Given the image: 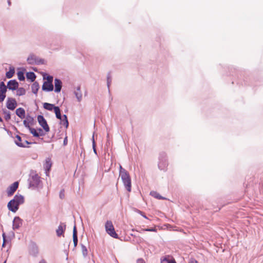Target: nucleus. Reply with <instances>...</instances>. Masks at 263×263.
I'll use <instances>...</instances> for the list:
<instances>
[{
  "label": "nucleus",
  "mask_w": 263,
  "mask_h": 263,
  "mask_svg": "<svg viewBox=\"0 0 263 263\" xmlns=\"http://www.w3.org/2000/svg\"><path fill=\"white\" fill-rule=\"evenodd\" d=\"M25 202L24 196L17 194L15 195L13 198L10 200L8 204V209L13 213H15L19 209L21 204L24 203Z\"/></svg>",
  "instance_id": "obj_1"
},
{
  "label": "nucleus",
  "mask_w": 263,
  "mask_h": 263,
  "mask_svg": "<svg viewBox=\"0 0 263 263\" xmlns=\"http://www.w3.org/2000/svg\"><path fill=\"white\" fill-rule=\"evenodd\" d=\"M119 176L123 182L124 186L127 192H130L132 191V180L129 173L122 166L120 165Z\"/></svg>",
  "instance_id": "obj_2"
},
{
  "label": "nucleus",
  "mask_w": 263,
  "mask_h": 263,
  "mask_svg": "<svg viewBox=\"0 0 263 263\" xmlns=\"http://www.w3.org/2000/svg\"><path fill=\"white\" fill-rule=\"evenodd\" d=\"M168 165V163L166 154L164 152L160 153L158 164L159 169L163 172H166Z\"/></svg>",
  "instance_id": "obj_3"
},
{
  "label": "nucleus",
  "mask_w": 263,
  "mask_h": 263,
  "mask_svg": "<svg viewBox=\"0 0 263 263\" xmlns=\"http://www.w3.org/2000/svg\"><path fill=\"white\" fill-rule=\"evenodd\" d=\"M53 77L51 75H48L46 78V80L43 81L42 86V90L45 92H51L53 90Z\"/></svg>",
  "instance_id": "obj_4"
},
{
  "label": "nucleus",
  "mask_w": 263,
  "mask_h": 263,
  "mask_svg": "<svg viewBox=\"0 0 263 263\" xmlns=\"http://www.w3.org/2000/svg\"><path fill=\"white\" fill-rule=\"evenodd\" d=\"M105 229L106 233L114 238L118 239L119 236L116 233L114 226L111 220H107L105 224Z\"/></svg>",
  "instance_id": "obj_5"
},
{
  "label": "nucleus",
  "mask_w": 263,
  "mask_h": 263,
  "mask_svg": "<svg viewBox=\"0 0 263 263\" xmlns=\"http://www.w3.org/2000/svg\"><path fill=\"white\" fill-rule=\"evenodd\" d=\"M43 108L48 111L53 110L55 117L59 118L61 117V109L59 106H55L54 104H51L47 102L43 103Z\"/></svg>",
  "instance_id": "obj_6"
},
{
  "label": "nucleus",
  "mask_w": 263,
  "mask_h": 263,
  "mask_svg": "<svg viewBox=\"0 0 263 263\" xmlns=\"http://www.w3.org/2000/svg\"><path fill=\"white\" fill-rule=\"evenodd\" d=\"M27 62L28 64L36 65H44L46 64V61L44 59L39 58L33 54H30L27 59Z\"/></svg>",
  "instance_id": "obj_7"
},
{
  "label": "nucleus",
  "mask_w": 263,
  "mask_h": 263,
  "mask_svg": "<svg viewBox=\"0 0 263 263\" xmlns=\"http://www.w3.org/2000/svg\"><path fill=\"white\" fill-rule=\"evenodd\" d=\"M30 176L31 177V178H29L28 179V188H37L41 182L40 177L36 173H35L32 175L30 174Z\"/></svg>",
  "instance_id": "obj_8"
},
{
  "label": "nucleus",
  "mask_w": 263,
  "mask_h": 263,
  "mask_svg": "<svg viewBox=\"0 0 263 263\" xmlns=\"http://www.w3.org/2000/svg\"><path fill=\"white\" fill-rule=\"evenodd\" d=\"M37 120L39 125L43 128L45 132H49L50 131V127L43 115L41 114L38 115L37 116Z\"/></svg>",
  "instance_id": "obj_9"
},
{
  "label": "nucleus",
  "mask_w": 263,
  "mask_h": 263,
  "mask_svg": "<svg viewBox=\"0 0 263 263\" xmlns=\"http://www.w3.org/2000/svg\"><path fill=\"white\" fill-rule=\"evenodd\" d=\"M19 186V182L18 181L14 182L7 189V194L8 197L12 196L17 190Z\"/></svg>",
  "instance_id": "obj_10"
},
{
  "label": "nucleus",
  "mask_w": 263,
  "mask_h": 263,
  "mask_svg": "<svg viewBox=\"0 0 263 263\" xmlns=\"http://www.w3.org/2000/svg\"><path fill=\"white\" fill-rule=\"evenodd\" d=\"M6 107L10 110H13L17 106V104L14 98L8 97L6 102Z\"/></svg>",
  "instance_id": "obj_11"
},
{
  "label": "nucleus",
  "mask_w": 263,
  "mask_h": 263,
  "mask_svg": "<svg viewBox=\"0 0 263 263\" xmlns=\"http://www.w3.org/2000/svg\"><path fill=\"white\" fill-rule=\"evenodd\" d=\"M54 87H53V91L56 93L60 92L63 86V83L62 80L59 78H55L54 80Z\"/></svg>",
  "instance_id": "obj_12"
},
{
  "label": "nucleus",
  "mask_w": 263,
  "mask_h": 263,
  "mask_svg": "<svg viewBox=\"0 0 263 263\" xmlns=\"http://www.w3.org/2000/svg\"><path fill=\"white\" fill-rule=\"evenodd\" d=\"M19 86L18 82L15 79H12L7 82V88L10 90H16Z\"/></svg>",
  "instance_id": "obj_13"
},
{
  "label": "nucleus",
  "mask_w": 263,
  "mask_h": 263,
  "mask_svg": "<svg viewBox=\"0 0 263 263\" xmlns=\"http://www.w3.org/2000/svg\"><path fill=\"white\" fill-rule=\"evenodd\" d=\"M23 224V220L19 216H15L13 218L12 229L13 230L18 229Z\"/></svg>",
  "instance_id": "obj_14"
},
{
  "label": "nucleus",
  "mask_w": 263,
  "mask_h": 263,
  "mask_svg": "<svg viewBox=\"0 0 263 263\" xmlns=\"http://www.w3.org/2000/svg\"><path fill=\"white\" fill-rule=\"evenodd\" d=\"M29 253L31 255L36 256L39 253L38 247L35 242L31 241L29 246Z\"/></svg>",
  "instance_id": "obj_15"
},
{
  "label": "nucleus",
  "mask_w": 263,
  "mask_h": 263,
  "mask_svg": "<svg viewBox=\"0 0 263 263\" xmlns=\"http://www.w3.org/2000/svg\"><path fill=\"white\" fill-rule=\"evenodd\" d=\"M14 142L15 144V145L18 147L22 148L29 147V146L25 144L24 143H23L21 137L18 134L15 135Z\"/></svg>",
  "instance_id": "obj_16"
},
{
  "label": "nucleus",
  "mask_w": 263,
  "mask_h": 263,
  "mask_svg": "<svg viewBox=\"0 0 263 263\" xmlns=\"http://www.w3.org/2000/svg\"><path fill=\"white\" fill-rule=\"evenodd\" d=\"M34 124V120L33 117L30 116L29 114L26 117V119L23 121V124L26 128L29 127L30 125H33Z\"/></svg>",
  "instance_id": "obj_17"
},
{
  "label": "nucleus",
  "mask_w": 263,
  "mask_h": 263,
  "mask_svg": "<svg viewBox=\"0 0 263 263\" xmlns=\"http://www.w3.org/2000/svg\"><path fill=\"white\" fill-rule=\"evenodd\" d=\"M52 165V162L51 159L50 158H46L45 159V162L44 164V169L46 175H48L47 173H49L50 172Z\"/></svg>",
  "instance_id": "obj_18"
},
{
  "label": "nucleus",
  "mask_w": 263,
  "mask_h": 263,
  "mask_svg": "<svg viewBox=\"0 0 263 263\" xmlns=\"http://www.w3.org/2000/svg\"><path fill=\"white\" fill-rule=\"evenodd\" d=\"M57 119L60 120L59 123L61 125H63L66 129L68 127L69 121H68V117L66 115H62L61 114V117Z\"/></svg>",
  "instance_id": "obj_19"
},
{
  "label": "nucleus",
  "mask_w": 263,
  "mask_h": 263,
  "mask_svg": "<svg viewBox=\"0 0 263 263\" xmlns=\"http://www.w3.org/2000/svg\"><path fill=\"white\" fill-rule=\"evenodd\" d=\"M66 228V225L65 223L61 222L58 226V229L56 230V234L58 237H60L63 235Z\"/></svg>",
  "instance_id": "obj_20"
},
{
  "label": "nucleus",
  "mask_w": 263,
  "mask_h": 263,
  "mask_svg": "<svg viewBox=\"0 0 263 263\" xmlns=\"http://www.w3.org/2000/svg\"><path fill=\"white\" fill-rule=\"evenodd\" d=\"M26 69L24 67H19L17 69V78L20 81H24L25 80V77L24 73L25 72Z\"/></svg>",
  "instance_id": "obj_21"
},
{
  "label": "nucleus",
  "mask_w": 263,
  "mask_h": 263,
  "mask_svg": "<svg viewBox=\"0 0 263 263\" xmlns=\"http://www.w3.org/2000/svg\"><path fill=\"white\" fill-rule=\"evenodd\" d=\"M16 115L21 119L26 117L25 110L22 107H19L15 110Z\"/></svg>",
  "instance_id": "obj_22"
},
{
  "label": "nucleus",
  "mask_w": 263,
  "mask_h": 263,
  "mask_svg": "<svg viewBox=\"0 0 263 263\" xmlns=\"http://www.w3.org/2000/svg\"><path fill=\"white\" fill-rule=\"evenodd\" d=\"M27 80L30 81L31 82H34L36 76L33 71L27 72L26 73Z\"/></svg>",
  "instance_id": "obj_23"
},
{
  "label": "nucleus",
  "mask_w": 263,
  "mask_h": 263,
  "mask_svg": "<svg viewBox=\"0 0 263 263\" xmlns=\"http://www.w3.org/2000/svg\"><path fill=\"white\" fill-rule=\"evenodd\" d=\"M40 88L39 83L37 81H34L31 85L32 92L34 95H37V92Z\"/></svg>",
  "instance_id": "obj_24"
},
{
  "label": "nucleus",
  "mask_w": 263,
  "mask_h": 263,
  "mask_svg": "<svg viewBox=\"0 0 263 263\" xmlns=\"http://www.w3.org/2000/svg\"><path fill=\"white\" fill-rule=\"evenodd\" d=\"M15 73V68L10 66L9 68V70L6 72V77L7 79H10L13 77Z\"/></svg>",
  "instance_id": "obj_25"
},
{
  "label": "nucleus",
  "mask_w": 263,
  "mask_h": 263,
  "mask_svg": "<svg viewBox=\"0 0 263 263\" xmlns=\"http://www.w3.org/2000/svg\"><path fill=\"white\" fill-rule=\"evenodd\" d=\"M150 195L159 200H165L166 198L160 195L157 192L155 191H151Z\"/></svg>",
  "instance_id": "obj_26"
},
{
  "label": "nucleus",
  "mask_w": 263,
  "mask_h": 263,
  "mask_svg": "<svg viewBox=\"0 0 263 263\" xmlns=\"http://www.w3.org/2000/svg\"><path fill=\"white\" fill-rule=\"evenodd\" d=\"M80 89L81 87L79 86L77 87L76 90L74 92V95L79 102L81 101L82 97Z\"/></svg>",
  "instance_id": "obj_27"
},
{
  "label": "nucleus",
  "mask_w": 263,
  "mask_h": 263,
  "mask_svg": "<svg viewBox=\"0 0 263 263\" xmlns=\"http://www.w3.org/2000/svg\"><path fill=\"white\" fill-rule=\"evenodd\" d=\"M112 78L111 76V72L109 71L107 74L106 81H107V87L108 90V92H110L109 87L111 83Z\"/></svg>",
  "instance_id": "obj_28"
},
{
  "label": "nucleus",
  "mask_w": 263,
  "mask_h": 263,
  "mask_svg": "<svg viewBox=\"0 0 263 263\" xmlns=\"http://www.w3.org/2000/svg\"><path fill=\"white\" fill-rule=\"evenodd\" d=\"M7 87L4 82L1 81L0 82V94L6 95L7 92Z\"/></svg>",
  "instance_id": "obj_29"
},
{
  "label": "nucleus",
  "mask_w": 263,
  "mask_h": 263,
  "mask_svg": "<svg viewBox=\"0 0 263 263\" xmlns=\"http://www.w3.org/2000/svg\"><path fill=\"white\" fill-rule=\"evenodd\" d=\"M2 110L5 119L7 121H9L11 119V112L5 108H3Z\"/></svg>",
  "instance_id": "obj_30"
},
{
  "label": "nucleus",
  "mask_w": 263,
  "mask_h": 263,
  "mask_svg": "<svg viewBox=\"0 0 263 263\" xmlns=\"http://www.w3.org/2000/svg\"><path fill=\"white\" fill-rule=\"evenodd\" d=\"M47 132H45L42 128L39 127L37 128V134L36 138H39L40 137L44 136Z\"/></svg>",
  "instance_id": "obj_31"
},
{
  "label": "nucleus",
  "mask_w": 263,
  "mask_h": 263,
  "mask_svg": "<svg viewBox=\"0 0 263 263\" xmlns=\"http://www.w3.org/2000/svg\"><path fill=\"white\" fill-rule=\"evenodd\" d=\"M16 95L18 96H22L25 95L26 93V90L24 87H18L16 89Z\"/></svg>",
  "instance_id": "obj_32"
},
{
  "label": "nucleus",
  "mask_w": 263,
  "mask_h": 263,
  "mask_svg": "<svg viewBox=\"0 0 263 263\" xmlns=\"http://www.w3.org/2000/svg\"><path fill=\"white\" fill-rule=\"evenodd\" d=\"M81 249H82V253L83 256L84 258H85L87 257V256L88 255L87 249L86 247L82 243H81Z\"/></svg>",
  "instance_id": "obj_33"
},
{
  "label": "nucleus",
  "mask_w": 263,
  "mask_h": 263,
  "mask_svg": "<svg viewBox=\"0 0 263 263\" xmlns=\"http://www.w3.org/2000/svg\"><path fill=\"white\" fill-rule=\"evenodd\" d=\"M2 237L3 241H4V243H8L11 241V238H10V236H7L4 232H3Z\"/></svg>",
  "instance_id": "obj_34"
},
{
  "label": "nucleus",
  "mask_w": 263,
  "mask_h": 263,
  "mask_svg": "<svg viewBox=\"0 0 263 263\" xmlns=\"http://www.w3.org/2000/svg\"><path fill=\"white\" fill-rule=\"evenodd\" d=\"M237 84L241 85H249V84L248 83V78H245L243 79L242 80L241 79L239 80L237 82Z\"/></svg>",
  "instance_id": "obj_35"
},
{
  "label": "nucleus",
  "mask_w": 263,
  "mask_h": 263,
  "mask_svg": "<svg viewBox=\"0 0 263 263\" xmlns=\"http://www.w3.org/2000/svg\"><path fill=\"white\" fill-rule=\"evenodd\" d=\"M161 263H176V262L174 259L171 260L166 257H164L162 259H161Z\"/></svg>",
  "instance_id": "obj_36"
},
{
  "label": "nucleus",
  "mask_w": 263,
  "mask_h": 263,
  "mask_svg": "<svg viewBox=\"0 0 263 263\" xmlns=\"http://www.w3.org/2000/svg\"><path fill=\"white\" fill-rule=\"evenodd\" d=\"M27 128L29 130L30 133L32 135L33 137L36 138L37 129H36L31 126Z\"/></svg>",
  "instance_id": "obj_37"
},
{
  "label": "nucleus",
  "mask_w": 263,
  "mask_h": 263,
  "mask_svg": "<svg viewBox=\"0 0 263 263\" xmlns=\"http://www.w3.org/2000/svg\"><path fill=\"white\" fill-rule=\"evenodd\" d=\"M92 149H93V151L94 152V153L97 155V149H96V142L95 141V139H94V136L93 135L92 136Z\"/></svg>",
  "instance_id": "obj_38"
},
{
  "label": "nucleus",
  "mask_w": 263,
  "mask_h": 263,
  "mask_svg": "<svg viewBox=\"0 0 263 263\" xmlns=\"http://www.w3.org/2000/svg\"><path fill=\"white\" fill-rule=\"evenodd\" d=\"M142 230L143 231H146V232H156L157 231V229H156V227H154V228L151 227V228H147L143 229Z\"/></svg>",
  "instance_id": "obj_39"
},
{
  "label": "nucleus",
  "mask_w": 263,
  "mask_h": 263,
  "mask_svg": "<svg viewBox=\"0 0 263 263\" xmlns=\"http://www.w3.org/2000/svg\"><path fill=\"white\" fill-rule=\"evenodd\" d=\"M135 211L136 212L139 214H140L141 216H142L145 219H148L147 217L146 216L145 213L144 212H143L142 211H140V210L135 209Z\"/></svg>",
  "instance_id": "obj_40"
},
{
  "label": "nucleus",
  "mask_w": 263,
  "mask_h": 263,
  "mask_svg": "<svg viewBox=\"0 0 263 263\" xmlns=\"http://www.w3.org/2000/svg\"><path fill=\"white\" fill-rule=\"evenodd\" d=\"M59 197L61 199H63L65 198V190L64 189L61 190L60 191Z\"/></svg>",
  "instance_id": "obj_41"
},
{
  "label": "nucleus",
  "mask_w": 263,
  "mask_h": 263,
  "mask_svg": "<svg viewBox=\"0 0 263 263\" xmlns=\"http://www.w3.org/2000/svg\"><path fill=\"white\" fill-rule=\"evenodd\" d=\"M72 236L77 237L78 236V232H77V229L76 225V223H74V225L73 228V233H72Z\"/></svg>",
  "instance_id": "obj_42"
},
{
  "label": "nucleus",
  "mask_w": 263,
  "mask_h": 263,
  "mask_svg": "<svg viewBox=\"0 0 263 263\" xmlns=\"http://www.w3.org/2000/svg\"><path fill=\"white\" fill-rule=\"evenodd\" d=\"M72 238H73L74 248H76L78 245V236H77V237L72 236Z\"/></svg>",
  "instance_id": "obj_43"
},
{
  "label": "nucleus",
  "mask_w": 263,
  "mask_h": 263,
  "mask_svg": "<svg viewBox=\"0 0 263 263\" xmlns=\"http://www.w3.org/2000/svg\"><path fill=\"white\" fill-rule=\"evenodd\" d=\"M6 97V95L0 94V103H3V102L4 101Z\"/></svg>",
  "instance_id": "obj_44"
},
{
  "label": "nucleus",
  "mask_w": 263,
  "mask_h": 263,
  "mask_svg": "<svg viewBox=\"0 0 263 263\" xmlns=\"http://www.w3.org/2000/svg\"><path fill=\"white\" fill-rule=\"evenodd\" d=\"M67 143H68V137L67 136H66L63 140V145L66 146L67 145Z\"/></svg>",
  "instance_id": "obj_45"
},
{
  "label": "nucleus",
  "mask_w": 263,
  "mask_h": 263,
  "mask_svg": "<svg viewBox=\"0 0 263 263\" xmlns=\"http://www.w3.org/2000/svg\"><path fill=\"white\" fill-rule=\"evenodd\" d=\"M23 143H24L25 144H26L27 145H29V144H36V142H29V141H28L27 140H24Z\"/></svg>",
  "instance_id": "obj_46"
},
{
  "label": "nucleus",
  "mask_w": 263,
  "mask_h": 263,
  "mask_svg": "<svg viewBox=\"0 0 263 263\" xmlns=\"http://www.w3.org/2000/svg\"><path fill=\"white\" fill-rule=\"evenodd\" d=\"M189 263H198V261L195 258H191L190 259Z\"/></svg>",
  "instance_id": "obj_47"
},
{
  "label": "nucleus",
  "mask_w": 263,
  "mask_h": 263,
  "mask_svg": "<svg viewBox=\"0 0 263 263\" xmlns=\"http://www.w3.org/2000/svg\"><path fill=\"white\" fill-rule=\"evenodd\" d=\"M137 263H145V262L143 258H140L137 259Z\"/></svg>",
  "instance_id": "obj_48"
},
{
  "label": "nucleus",
  "mask_w": 263,
  "mask_h": 263,
  "mask_svg": "<svg viewBox=\"0 0 263 263\" xmlns=\"http://www.w3.org/2000/svg\"><path fill=\"white\" fill-rule=\"evenodd\" d=\"M9 236H10V237H14V236H15V234H14V233L13 231H11V232H10V233H9Z\"/></svg>",
  "instance_id": "obj_49"
},
{
  "label": "nucleus",
  "mask_w": 263,
  "mask_h": 263,
  "mask_svg": "<svg viewBox=\"0 0 263 263\" xmlns=\"http://www.w3.org/2000/svg\"><path fill=\"white\" fill-rule=\"evenodd\" d=\"M31 69L35 72H38V69L36 67H31Z\"/></svg>",
  "instance_id": "obj_50"
},
{
  "label": "nucleus",
  "mask_w": 263,
  "mask_h": 263,
  "mask_svg": "<svg viewBox=\"0 0 263 263\" xmlns=\"http://www.w3.org/2000/svg\"><path fill=\"white\" fill-rule=\"evenodd\" d=\"M12 128L14 130H15L18 134H21V133L18 130V129L15 126H13Z\"/></svg>",
  "instance_id": "obj_51"
},
{
  "label": "nucleus",
  "mask_w": 263,
  "mask_h": 263,
  "mask_svg": "<svg viewBox=\"0 0 263 263\" xmlns=\"http://www.w3.org/2000/svg\"><path fill=\"white\" fill-rule=\"evenodd\" d=\"M14 119L15 122L18 123L20 122L18 119L16 118L15 116L14 117Z\"/></svg>",
  "instance_id": "obj_52"
},
{
  "label": "nucleus",
  "mask_w": 263,
  "mask_h": 263,
  "mask_svg": "<svg viewBox=\"0 0 263 263\" xmlns=\"http://www.w3.org/2000/svg\"><path fill=\"white\" fill-rule=\"evenodd\" d=\"M4 128L5 130L7 132L8 134H10L11 135H12V133L10 131L7 130L6 127H4Z\"/></svg>",
  "instance_id": "obj_53"
},
{
  "label": "nucleus",
  "mask_w": 263,
  "mask_h": 263,
  "mask_svg": "<svg viewBox=\"0 0 263 263\" xmlns=\"http://www.w3.org/2000/svg\"><path fill=\"white\" fill-rule=\"evenodd\" d=\"M39 263H47V262L45 261V260L43 259H42L40 261Z\"/></svg>",
  "instance_id": "obj_54"
},
{
  "label": "nucleus",
  "mask_w": 263,
  "mask_h": 263,
  "mask_svg": "<svg viewBox=\"0 0 263 263\" xmlns=\"http://www.w3.org/2000/svg\"><path fill=\"white\" fill-rule=\"evenodd\" d=\"M6 243H4V241H3V243H2V247L3 248H4L5 247V246L6 245Z\"/></svg>",
  "instance_id": "obj_55"
},
{
  "label": "nucleus",
  "mask_w": 263,
  "mask_h": 263,
  "mask_svg": "<svg viewBox=\"0 0 263 263\" xmlns=\"http://www.w3.org/2000/svg\"><path fill=\"white\" fill-rule=\"evenodd\" d=\"M7 3H8V4L9 6L11 5V1L10 0H8Z\"/></svg>",
  "instance_id": "obj_56"
},
{
  "label": "nucleus",
  "mask_w": 263,
  "mask_h": 263,
  "mask_svg": "<svg viewBox=\"0 0 263 263\" xmlns=\"http://www.w3.org/2000/svg\"><path fill=\"white\" fill-rule=\"evenodd\" d=\"M20 134L21 135H22L23 137H26V138L27 137V135H25V134H22V133H21Z\"/></svg>",
  "instance_id": "obj_57"
},
{
  "label": "nucleus",
  "mask_w": 263,
  "mask_h": 263,
  "mask_svg": "<svg viewBox=\"0 0 263 263\" xmlns=\"http://www.w3.org/2000/svg\"><path fill=\"white\" fill-rule=\"evenodd\" d=\"M64 252L66 253L67 256H68V252L66 250H65Z\"/></svg>",
  "instance_id": "obj_58"
},
{
  "label": "nucleus",
  "mask_w": 263,
  "mask_h": 263,
  "mask_svg": "<svg viewBox=\"0 0 263 263\" xmlns=\"http://www.w3.org/2000/svg\"><path fill=\"white\" fill-rule=\"evenodd\" d=\"M110 143H109V141L108 140L107 141V143H106V144H109Z\"/></svg>",
  "instance_id": "obj_59"
},
{
  "label": "nucleus",
  "mask_w": 263,
  "mask_h": 263,
  "mask_svg": "<svg viewBox=\"0 0 263 263\" xmlns=\"http://www.w3.org/2000/svg\"><path fill=\"white\" fill-rule=\"evenodd\" d=\"M130 235L131 236H134V237H135V235L134 234H130Z\"/></svg>",
  "instance_id": "obj_60"
},
{
  "label": "nucleus",
  "mask_w": 263,
  "mask_h": 263,
  "mask_svg": "<svg viewBox=\"0 0 263 263\" xmlns=\"http://www.w3.org/2000/svg\"><path fill=\"white\" fill-rule=\"evenodd\" d=\"M7 262V259H6L3 263H6Z\"/></svg>",
  "instance_id": "obj_61"
},
{
  "label": "nucleus",
  "mask_w": 263,
  "mask_h": 263,
  "mask_svg": "<svg viewBox=\"0 0 263 263\" xmlns=\"http://www.w3.org/2000/svg\"><path fill=\"white\" fill-rule=\"evenodd\" d=\"M40 139H41V140H43V139H43V138H40Z\"/></svg>",
  "instance_id": "obj_62"
},
{
  "label": "nucleus",
  "mask_w": 263,
  "mask_h": 263,
  "mask_svg": "<svg viewBox=\"0 0 263 263\" xmlns=\"http://www.w3.org/2000/svg\"><path fill=\"white\" fill-rule=\"evenodd\" d=\"M51 141V140H49V141H46V142H50Z\"/></svg>",
  "instance_id": "obj_63"
},
{
  "label": "nucleus",
  "mask_w": 263,
  "mask_h": 263,
  "mask_svg": "<svg viewBox=\"0 0 263 263\" xmlns=\"http://www.w3.org/2000/svg\"><path fill=\"white\" fill-rule=\"evenodd\" d=\"M67 111V109H66V110H65V112H66Z\"/></svg>",
  "instance_id": "obj_64"
}]
</instances>
